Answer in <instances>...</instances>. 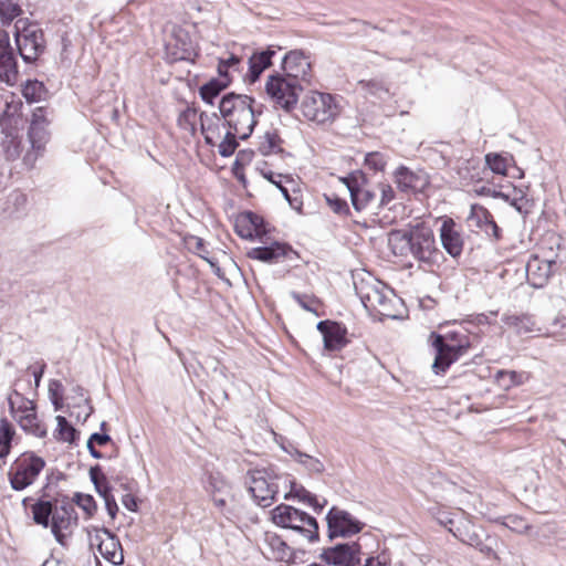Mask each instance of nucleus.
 <instances>
[{
    "mask_svg": "<svg viewBox=\"0 0 566 566\" xmlns=\"http://www.w3.org/2000/svg\"><path fill=\"white\" fill-rule=\"evenodd\" d=\"M255 99L245 94L228 93L219 103V111L227 126L234 130L239 139H248L258 123L256 115L262 112L253 106Z\"/></svg>",
    "mask_w": 566,
    "mask_h": 566,
    "instance_id": "1",
    "label": "nucleus"
},
{
    "mask_svg": "<svg viewBox=\"0 0 566 566\" xmlns=\"http://www.w3.org/2000/svg\"><path fill=\"white\" fill-rule=\"evenodd\" d=\"M432 347L436 350V357L432 364V370L436 375L444 374L447 369L464 355L470 342L467 335L451 331L444 335L431 333Z\"/></svg>",
    "mask_w": 566,
    "mask_h": 566,
    "instance_id": "2",
    "label": "nucleus"
},
{
    "mask_svg": "<svg viewBox=\"0 0 566 566\" xmlns=\"http://www.w3.org/2000/svg\"><path fill=\"white\" fill-rule=\"evenodd\" d=\"M355 290L366 310L385 317H397L392 310L396 298L394 291L382 282L369 275L367 279L360 280L359 283H355Z\"/></svg>",
    "mask_w": 566,
    "mask_h": 566,
    "instance_id": "3",
    "label": "nucleus"
},
{
    "mask_svg": "<svg viewBox=\"0 0 566 566\" xmlns=\"http://www.w3.org/2000/svg\"><path fill=\"white\" fill-rule=\"evenodd\" d=\"M271 514L275 525L296 532L311 543L319 539L318 523L306 512L281 503L272 510Z\"/></svg>",
    "mask_w": 566,
    "mask_h": 566,
    "instance_id": "4",
    "label": "nucleus"
},
{
    "mask_svg": "<svg viewBox=\"0 0 566 566\" xmlns=\"http://www.w3.org/2000/svg\"><path fill=\"white\" fill-rule=\"evenodd\" d=\"M283 474L273 467L253 469L247 472V484L254 502L262 507L271 506L279 493Z\"/></svg>",
    "mask_w": 566,
    "mask_h": 566,
    "instance_id": "5",
    "label": "nucleus"
},
{
    "mask_svg": "<svg viewBox=\"0 0 566 566\" xmlns=\"http://www.w3.org/2000/svg\"><path fill=\"white\" fill-rule=\"evenodd\" d=\"M15 49L24 63H34L45 50L42 29L36 23L20 19L14 24Z\"/></svg>",
    "mask_w": 566,
    "mask_h": 566,
    "instance_id": "6",
    "label": "nucleus"
},
{
    "mask_svg": "<svg viewBox=\"0 0 566 566\" xmlns=\"http://www.w3.org/2000/svg\"><path fill=\"white\" fill-rule=\"evenodd\" d=\"M401 240L408 245L411 255L419 262L432 265L442 256L436 245L433 231L426 226H417L405 232Z\"/></svg>",
    "mask_w": 566,
    "mask_h": 566,
    "instance_id": "7",
    "label": "nucleus"
},
{
    "mask_svg": "<svg viewBox=\"0 0 566 566\" xmlns=\"http://www.w3.org/2000/svg\"><path fill=\"white\" fill-rule=\"evenodd\" d=\"M305 85L282 74L270 75L265 83V92L274 104L286 112L295 108Z\"/></svg>",
    "mask_w": 566,
    "mask_h": 566,
    "instance_id": "8",
    "label": "nucleus"
},
{
    "mask_svg": "<svg viewBox=\"0 0 566 566\" xmlns=\"http://www.w3.org/2000/svg\"><path fill=\"white\" fill-rule=\"evenodd\" d=\"M77 523L78 516L70 499L67 496L55 497V507L50 526L55 541L61 546H67V537L77 526Z\"/></svg>",
    "mask_w": 566,
    "mask_h": 566,
    "instance_id": "9",
    "label": "nucleus"
},
{
    "mask_svg": "<svg viewBox=\"0 0 566 566\" xmlns=\"http://www.w3.org/2000/svg\"><path fill=\"white\" fill-rule=\"evenodd\" d=\"M303 115L312 122L325 124L333 120L338 114V106L333 95L328 93L311 92L302 102Z\"/></svg>",
    "mask_w": 566,
    "mask_h": 566,
    "instance_id": "10",
    "label": "nucleus"
},
{
    "mask_svg": "<svg viewBox=\"0 0 566 566\" xmlns=\"http://www.w3.org/2000/svg\"><path fill=\"white\" fill-rule=\"evenodd\" d=\"M45 461L33 453H23L9 472L11 488L22 491L31 485L43 470Z\"/></svg>",
    "mask_w": 566,
    "mask_h": 566,
    "instance_id": "11",
    "label": "nucleus"
},
{
    "mask_svg": "<svg viewBox=\"0 0 566 566\" xmlns=\"http://www.w3.org/2000/svg\"><path fill=\"white\" fill-rule=\"evenodd\" d=\"M327 536L329 541L336 537H350L358 534L365 526V523L357 520L349 512L333 506L326 514Z\"/></svg>",
    "mask_w": 566,
    "mask_h": 566,
    "instance_id": "12",
    "label": "nucleus"
},
{
    "mask_svg": "<svg viewBox=\"0 0 566 566\" xmlns=\"http://www.w3.org/2000/svg\"><path fill=\"white\" fill-rule=\"evenodd\" d=\"M247 256L268 264L286 262L290 266H297L298 253L287 243L274 241L269 245L252 248Z\"/></svg>",
    "mask_w": 566,
    "mask_h": 566,
    "instance_id": "13",
    "label": "nucleus"
},
{
    "mask_svg": "<svg viewBox=\"0 0 566 566\" xmlns=\"http://www.w3.org/2000/svg\"><path fill=\"white\" fill-rule=\"evenodd\" d=\"M340 180L347 187L352 205L356 211L366 209L375 200L376 193L369 187L368 180L361 170H355Z\"/></svg>",
    "mask_w": 566,
    "mask_h": 566,
    "instance_id": "14",
    "label": "nucleus"
},
{
    "mask_svg": "<svg viewBox=\"0 0 566 566\" xmlns=\"http://www.w3.org/2000/svg\"><path fill=\"white\" fill-rule=\"evenodd\" d=\"M19 78L15 50L10 43L9 33L0 30V81L13 86Z\"/></svg>",
    "mask_w": 566,
    "mask_h": 566,
    "instance_id": "15",
    "label": "nucleus"
},
{
    "mask_svg": "<svg viewBox=\"0 0 566 566\" xmlns=\"http://www.w3.org/2000/svg\"><path fill=\"white\" fill-rule=\"evenodd\" d=\"M319 557L329 565L356 566L360 563V545L357 542L337 544L324 548Z\"/></svg>",
    "mask_w": 566,
    "mask_h": 566,
    "instance_id": "16",
    "label": "nucleus"
},
{
    "mask_svg": "<svg viewBox=\"0 0 566 566\" xmlns=\"http://www.w3.org/2000/svg\"><path fill=\"white\" fill-rule=\"evenodd\" d=\"M166 60L169 63L191 61L193 55L192 41L184 29L174 30L165 45Z\"/></svg>",
    "mask_w": 566,
    "mask_h": 566,
    "instance_id": "17",
    "label": "nucleus"
},
{
    "mask_svg": "<svg viewBox=\"0 0 566 566\" xmlns=\"http://www.w3.org/2000/svg\"><path fill=\"white\" fill-rule=\"evenodd\" d=\"M560 264L556 260L532 256L526 264V275L533 287L545 286L549 279L559 270Z\"/></svg>",
    "mask_w": 566,
    "mask_h": 566,
    "instance_id": "18",
    "label": "nucleus"
},
{
    "mask_svg": "<svg viewBox=\"0 0 566 566\" xmlns=\"http://www.w3.org/2000/svg\"><path fill=\"white\" fill-rule=\"evenodd\" d=\"M284 73L282 75L296 80L304 85L311 81V62L303 51H290L282 61Z\"/></svg>",
    "mask_w": 566,
    "mask_h": 566,
    "instance_id": "19",
    "label": "nucleus"
},
{
    "mask_svg": "<svg viewBox=\"0 0 566 566\" xmlns=\"http://www.w3.org/2000/svg\"><path fill=\"white\" fill-rule=\"evenodd\" d=\"M467 223L472 231H483L486 235L496 240L501 237V230L494 221L493 216L481 205L474 203L471 206Z\"/></svg>",
    "mask_w": 566,
    "mask_h": 566,
    "instance_id": "20",
    "label": "nucleus"
},
{
    "mask_svg": "<svg viewBox=\"0 0 566 566\" xmlns=\"http://www.w3.org/2000/svg\"><path fill=\"white\" fill-rule=\"evenodd\" d=\"M28 136L31 149L23 156V164L28 168H32L50 139L48 125L30 124Z\"/></svg>",
    "mask_w": 566,
    "mask_h": 566,
    "instance_id": "21",
    "label": "nucleus"
},
{
    "mask_svg": "<svg viewBox=\"0 0 566 566\" xmlns=\"http://www.w3.org/2000/svg\"><path fill=\"white\" fill-rule=\"evenodd\" d=\"M317 331L323 335L324 347L328 350H339L347 344L346 327L335 321H319Z\"/></svg>",
    "mask_w": 566,
    "mask_h": 566,
    "instance_id": "22",
    "label": "nucleus"
},
{
    "mask_svg": "<svg viewBox=\"0 0 566 566\" xmlns=\"http://www.w3.org/2000/svg\"><path fill=\"white\" fill-rule=\"evenodd\" d=\"M97 547L102 556L114 565H120L124 560L122 546L117 536L108 528L102 527L97 531Z\"/></svg>",
    "mask_w": 566,
    "mask_h": 566,
    "instance_id": "23",
    "label": "nucleus"
},
{
    "mask_svg": "<svg viewBox=\"0 0 566 566\" xmlns=\"http://www.w3.org/2000/svg\"><path fill=\"white\" fill-rule=\"evenodd\" d=\"M440 240L443 249L452 258H458L463 251V237L453 219L443 220L440 227Z\"/></svg>",
    "mask_w": 566,
    "mask_h": 566,
    "instance_id": "24",
    "label": "nucleus"
},
{
    "mask_svg": "<svg viewBox=\"0 0 566 566\" xmlns=\"http://www.w3.org/2000/svg\"><path fill=\"white\" fill-rule=\"evenodd\" d=\"M282 484L284 486H290V492L284 495L285 500L297 499L300 502L312 506L316 513H321L327 503L326 500H324L323 503H319L314 494L307 491L302 484H298L295 480L290 479L287 475L283 474Z\"/></svg>",
    "mask_w": 566,
    "mask_h": 566,
    "instance_id": "25",
    "label": "nucleus"
},
{
    "mask_svg": "<svg viewBox=\"0 0 566 566\" xmlns=\"http://www.w3.org/2000/svg\"><path fill=\"white\" fill-rule=\"evenodd\" d=\"M263 542L271 555L269 558L287 564L294 562L295 555L293 549L277 534L266 532Z\"/></svg>",
    "mask_w": 566,
    "mask_h": 566,
    "instance_id": "26",
    "label": "nucleus"
},
{
    "mask_svg": "<svg viewBox=\"0 0 566 566\" xmlns=\"http://www.w3.org/2000/svg\"><path fill=\"white\" fill-rule=\"evenodd\" d=\"M275 51L271 48L253 53L249 59V71L247 73V80L250 83H254L260 78L262 72L271 66L272 57L275 55Z\"/></svg>",
    "mask_w": 566,
    "mask_h": 566,
    "instance_id": "27",
    "label": "nucleus"
},
{
    "mask_svg": "<svg viewBox=\"0 0 566 566\" xmlns=\"http://www.w3.org/2000/svg\"><path fill=\"white\" fill-rule=\"evenodd\" d=\"M256 170L261 174V176L273 184L283 195L285 200L290 203V206L294 209H298L296 206L297 200L292 199L287 188L283 185V179L289 182H293V179L289 176H283L282 174H274L269 169L268 163L263 161L260 166L256 167Z\"/></svg>",
    "mask_w": 566,
    "mask_h": 566,
    "instance_id": "28",
    "label": "nucleus"
},
{
    "mask_svg": "<svg viewBox=\"0 0 566 566\" xmlns=\"http://www.w3.org/2000/svg\"><path fill=\"white\" fill-rule=\"evenodd\" d=\"M199 119H200L201 133L205 137L206 144L210 145V146H214L217 140L221 136V132H220L221 119H220V117L216 113L208 115L207 113L202 112V113H200Z\"/></svg>",
    "mask_w": 566,
    "mask_h": 566,
    "instance_id": "29",
    "label": "nucleus"
},
{
    "mask_svg": "<svg viewBox=\"0 0 566 566\" xmlns=\"http://www.w3.org/2000/svg\"><path fill=\"white\" fill-rule=\"evenodd\" d=\"M502 322L509 328H512L516 335H525L538 331L533 316L530 314H505L502 316Z\"/></svg>",
    "mask_w": 566,
    "mask_h": 566,
    "instance_id": "30",
    "label": "nucleus"
},
{
    "mask_svg": "<svg viewBox=\"0 0 566 566\" xmlns=\"http://www.w3.org/2000/svg\"><path fill=\"white\" fill-rule=\"evenodd\" d=\"M55 507V497L52 500H39L31 506L33 521L44 528L51 525L53 511Z\"/></svg>",
    "mask_w": 566,
    "mask_h": 566,
    "instance_id": "31",
    "label": "nucleus"
},
{
    "mask_svg": "<svg viewBox=\"0 0 566 566\" xmlns=\"http://www.w3.org/2000/svg\"><path fill=\"white\" fill-rule=\"evenodd\" d=\"M282 138L276 130H268L262 136H259L258 150L261 155L268 156L271 154L282 153L281 147Z\"/></svg>",
    "mask_w": 566,
    "mask_h": 566,
    "instance_id": "32",
    "label": "nucleus"
},
{
    "mask_svg": "<svg viewBox=\"0 0 566 566\" xmlns=\"http://www.w3.org/2000/svg\"><path fill=\"white\" fill-rule=\"evenodd\" d=\"M230 78H211L199 90V95L207 104L213 105V99L230 84Z\"/></svg>",
    "mask_w": 566,
    "mask_h": 566,
    "instance_id": "33",
    "label": "nucleus"
},
{
    "mask_svg": "<svg viewBox=\"0 0 566 566\" xmlns=\"http://www.w3.org/2000/svg\"><path fill=\"white\" fill-rule=\"evenodd\" d=\"M19 424L25 432L38 438H44L46 436V428L39 420L35 409L25 415H21L19 418Z\"/></svg>",
    "mask_w": 566,
    "mask_h": 566,
    "instance_id": "34",
    "label": "nucleus"
},
{
    "mask_svg": "<svg viewBox=\"0 0 566 566\" xmlns=\"http://www.w3.org/2000/svg\"><path fill=\"white\" fill-rule=\"evenodd\" d=\"M90 479L94 484L95 491L103 500L113 496L112 486L106 475L103 473L101 465L96 464L90 469Z\"/></svg>",
    "mask_w": 566,
    "mask_h": 566,
    "instance_id": "35",
    "label": "nucleus"
},
{
    "mask_svg": "<svg viewBox=\"0 0 566 566\" xmlns=\"http://www.w3.org/2000/svg\"><path fill=\"white\" fill-rule=\"evenodd\" d=\"M8 405L10 412L14 415L15 412H21V415H25L35 409V406L32 400L25 398L23 395L13 390L8 397Z\"/></svg>",
    "mask_w": 566,
    "mask_h": 566,
    "instance_id": "36",
    "label": "nucleus"
},
{
    "mask_svg": "<svg viewBox=\"0 0 566 566\" xmlns=\"http://www.w3.org/2000/svg\"><path fill=\"white\" fill-rule=\"evenodd\" d=\"M14 436L12 424L6 419H0V458H6L11 448V441Z\"/></svg>",
    "mask_w": 566,
    "mask_h": 566,
    "instance_id": "37",
    "label": "nucleus"
},
{
    "mask_svg": "<svg viewBox=\"0 0 566 566\" xmlns=\"http://www.w3.org/2000/svg\"><path fill=\"white\" fill-rule=\"evenodd\" d=\"M22 13V8L17 0H0V20L3 24H10Z\"/></svg>",
    "mask_w": 566,
    "mask_h": 566,
    "instance_id": "38",
    "label": "nucleus"
},
{
    "mask_svg": "<svg viewBox=\"0 0 566 566\" xmlns=\"http://www.w3.org/2000/svg\"><path fill=\"white\" fill-rule=\"evenodd\" d=\"M21 153V140L18 137L7 135L0 143V154L7 160H15Z\"/></svg>",
    "mask_w": 566,
    "mask_h": 566,
    "instance_id": "39",
    "label": "nucleus"
},
{
    "mask_svg": "<svg viewBox=\"0 0 566 566\" xmlns=\"http://www.w3.org/2000/svg\"><path fill=\"white\" fill-rule=\"evenodd\" d=\"M56 421V438L63 442L74 443L75 440L78 438V432L76 431V429L72 424H70V422L63 416H57Z\"/></svg>",
    "mask_w": 566,
    "mask_h": 566,
    "instance_id": "40",
    "label": "nucleus"
},
{
    "mask_svg": "<svg viewBox=\"0 0 566 566\" xmlns=\"http://www.w3.org/2000/svg\"><path fill=\"white\" fill-rule=\"evenodd\" d=\"M295 461L303 465V468L310 473L319 474L325 470L324 463L307 453L302 451H295Z\"/></svg>",
    "mask_w": 566,
    "mask_h": 566,
    "instance_id": "41",
    "label": "nucleus"
},
{
    "mask_svg": "<svg viewBox=\"0 0 566 566\" xmlns=\"http://www.w3.org/2000/svg\"><path fill=\"white\" fill-rule=\"evenodd\" d=\"M70 501L73 503V505L81 507L85 512L87 518L94 516L97 511V504L91 494L76 492L74 493L73 499Z\"/></svg>",
    "mask_w": 566,
    "mask_h": 566,
    "instance_id": "42",
    "label": "nucleus"
},
{
    "mask_svg": "<svg viewBox=\"0 0 566 566\" xmlns=\"http://www.w3.org/2000/svg\"><path fill=\"white\" fill-rule=\"evenodd\" d=\"M238 138H239L238 134L234 130L229 128V130L226 133L223 139L218 145V150H219L220 156L230 157L231 155H233V153L235 151V149L238 147V142H237Z\"/></svg>",
    "mask_w": 566,
    "mask_h": 566,
    "instance_id": "43",
    "label": "nucleus"
},
{
    "mask_svg": "<svg viewBox=\"0 0 566 566\" xmlns=\"http://www.w3.org/2000/svg\"><path fill=\"white\" fill-rule=\"evenodd\" d=\"M291 297L305 311L314 313L318 316V312L316 305H318V300L313 295L301 294L298 292H291Z\"/></svg>",
    "mask_w": 566,
    "mask_h": 566,
    "instance_id": "44",
    "label": "nucleus"
},
{
    "mask_svg": "<svg viewBox=\"0 0 566 566\" xmlns=\"http://www.w3.org/2000/svg\"><path fill=\"white\" fill-rule=\"evenodd\" d=\"M485 163L488 167L497 175H506L507 170V158L500 154H488L485 155Z\"/></svg>",
    "mask_w": 566,
    "mask_h": 566,
    "instance_id": "45",
    "label": "nucleus"
},
{
    "mask_svg": "<svg viewBox=\"0 0 566 566\" xmlns=\"http://www.w3.org/2000/svg\"><path fill=\"white\" fill-rule=\"evenodd\" d=\"M250 220L251 219L249 216H244L243 213H241L235 220L234 229L237 234L240 235L241 238L253 240L256 239V237L252 229L249 227V222H251Z\"/></svg>",
    "mask_w": 566,
    "mask_h": 566,
    "instance_id": "46",
    "label": "nucleus"
},
{
    "mask_svg": "<svg viewBox=\"0 0 566 566\" xmlns=\"http://www.w3.org/2000/svg\"><path fill=\"white\" fill-rule=\"evenodd\" d=\"M243 214L250 217L251 222H249V224H250L249 227L254 232L256 239L262 240V238L266 234V229L264 226L263 218L252 211H245V212H243Z\"/></svg>",
    "mask_w": 566,
    "mask_h": 566,
    "instance_id": "47",
    "label": "nucleus"
},
{
    "mask_svg": "<svg viewBox=\"0 0 566 566\" xmlns=\"http://www.w3.org/2000/svg\"><path fill=\"white\" fill-rule=\"evenodd\" d=\"M358 86L360 88L371 95H380V93H387V88L384 83L379 80H360L358 81Z\"/></svg>",
    "mask_w": 566,
    "mask_h": 566,
    "instance_id": "48",
    "label": "nucleus"
},
{
    "mask_svg": "<svg viewBox=\"0 0 566 566\" xmlns=\"http://www.w3.org/2000/svg\"><path fill=\"white\" fill-rule=\"evenodd\" d=\"M386 164L385 156L378 151L369 153L365 157V165L375 171H382Z\"/></svg>",
    "mask_w": 566,
    "mask_h": 566,
    "instance_id": "49",
    "label": "nucleus"
},
{
    "mask_svg": "<svg viewBox=\"0 0 566 566\" xmlns=\"http://www.w3.org/2000/svg\"><path fill=\"white\" fill-rule=\"evenodd\" d=\"M328 207L338 214H347L349 212L346 200L338 198L337 196H325Z\"/></svg>",
    "mask_w": 566,
    "mask_h": 566,
    "instance_id": "50",
    "label": "nucleus"
},
{
    "mask_svg": "<svg viewBox=\"0 0 566 566\" xmlns=\"http://www.w3.org/2000/svg\"><path fill=\"white\" fill-rule=\"evenodd\" d=\"M49 394L55 410L60 409L62 406V384L59 380H51Z\"/></svg>",
    "mask_w": 566,
    "mask_h": 566,
    "instance_id": "51",
    "label": "nucleus"
},
{
    "mask_svg": "<svg viewBox=\"0 0 566 566\" xmlns=\"http://www.w3.org/2000/svg\"><path fill=\"white\" fill-rule=\"evenodd\" d=\"M254 157L252 149H241L237 154L235 161L233 164V170L243 169L245 165H249Z\"/></svg>",
    "mask_w": 566,
    "mask_h": 566,
    "instance_id": "52",
    "label": "nucleus"
},
{
    "mask_svg": "<svg viewBox=\"0 0 566 566\" xmlns=\"http://www.w3.org/2000/svg\"><path fill=\"white\" fill-rule=\"evenodd\" d=\"M240 63V59L237 55H231L226 60H220L218 64V73L220 78H229L228 71L230 67L235 66Z\"/></svg>",
    "mask_w": 566,
    "mask_h": 566,
    "instance_id": "53",
    "label": "nucleus"
},
{
    "mask_svg": "<svg viewBox=\"0 0 566 566\" xmlns=\"http://www.w3.org/2000/svg\"><path fill=\"white\" fill-rule=\"evenodd\" d=\"M449 531L460 541L463 543H467L471 546L479 547L482 545V541L475 533L469 534L467 533L465 536L460 532V528H457L455 531L450 526Z\"/></svg>",
    "mask_w": 566,
    "mask_h": 566,
    "instance_id": "54",
    "label": "nucleus"
},
{
    "mask_svg": "<svg viewBox=\"0 0 566 566\" xmlns=\"http://www.w3.org/2000/svg\"><path fill=\"white\" fill-rule=\"evenodd\" d=\"M42 83L38 81H28L27 85L23 87V96L29 102H34L39 98L38 91H41Z\"/></svg>",
    "mask_w": 566,
    "mask_h": 566,
    "instance_id": "55",
    "label": "nucleus"
},
{
    "mask_svg": "<svg viewBox=\"0 0 566 566\" xmlns=\"http://www.w3.org/2000/svg\"><path fill=\"white\" fill-rule=\"evenodd\" d=\"M49 111L46 107L40 106L35 107L32 112V117L30 120V124H40V125H48L50 124V120L48 118Z\"/></svg>",
    "mask_w": 566,
    "mask_h": 566,
    "instance_id": "56",
    "label": "nucleus"
},
{
    "mask_svg": "<svg viewBox=\"0 0 566 566\" xmlns=\"http://www.w3.org/2000/svg\"><path fill=\"white\" fill-rule=\"evenodd\" d=\"M505 525L518 533H524L530 528V525L523 518L517 516H509Z\"/></svg>",
    "mask_w": 566,
    "mask_h": 566,
    "instance_id": "57",
    "label": "nucleus"
},
{
    "mask_svg": "<svg viewBox=\"0 0 566 566\" xmlns=\"http://www.w3.org/2000/svg\"><path fill=\"white\" fill-rule=\"evenodd\" d=\"M191 239L195 240V243H196L195 251L198 253V255L200 258H202L203 260H206L207 262H209V264L212 268H216L217 271H220V268L217 266V263H214L213 261H211L210 259H208L205 255V253H208V251L206 250L205 241L201 238H198V237H192Z\"/></svg>",
    "mask_w": 566,
    "mask_h": 566,
    "instance_id": "58",
    "label": "nucleus"
},
{
    "mask_svg": "<svg viewBox=\"0 0 566 566\" xmlns=\"http://www.w3.org/2000/svg\"><path fill=\"white\" fill-rule=\"evenodd\" d=\"M380 193H381V197H380V201H379V207H386L395 198V191L390 185L381 184L380 185Z\"/></svg>",
    "mask_w": 566,
    "mask_h": 566,
    "instance_id": "59",
    "label": "nucleus"
},
{
    "mask_svg": "<svg viewBox=\"0 0 566 566\" xmlns=\"http://www.w3.org/2000/svg\"><path fill=\"white\" fill-rule=\"evenodd\" d=\"M224 483L213 475H210L206 485V490L213 496L217 492H221Z\"/></svg>",
    "mask_w": 566,
    "mask_h": 566,
    "instance_id": "60",
    "label": "nucleus"
},
{
    "mask_svg": "<svg viewBox=\"0 0 566 566\" xmlns=\"http://www.w3.org/2000/svg\"><path fill=\"white\" fill-rule=\"evenodd\" d=\"M499 377H507L511 385H520L522 384L523 374H520L514 370H501L499 371Z\"/></svg>",
    "mask_w": 566,
    "mask_h": 566,
    "instance_id": "61",
    "label": "nucleus"
},
{
    "mask_svg": "<svg viewBox=\"0 0 566 566\" xmlns=\"http://www.w3.org/2000/svg\"><path fill=\"white\" fill-rule=\"evenodd\" d=\"M122 504L130 512H136L138 510L137 499L130 493H127L122 497Z\"/></svg>",
    "mask_w": 566,
    "mask_h": 566,
    "instance_id": "62",
    "label": "nucleus"
},
{
    "mask_svg": "<svg viewBox=\"0 0 566 566\" xmlns=\"http://www.w3.org/2000/svg\"><path fill=\"white\" fill-rule=\"evenodd\" d=\"M88 442L93 444H98L101 447L107 444L111 441V437L107 433H98L94 432L91 434V437L87 440Z\"/></svg>",
    "mask_w": 566,
    "mask_h": 566,
    "instance_id": "63",
    "label": "nucleus"
},
{
    "mask_svg": "<svg viewBox=\"0 0 566 566\" xmlns=\"http://www.w3.org/2000/svg\"><path fill=\"white\" fill-rule=\"evenodd\" d=\"M104 502L108 515L111 516L112 520H114L118 513V505L116 503L114 495L108 496L107 499L104 500Z\"/></svg>",
    "mask_w": 566,
    "mask_h": 566,
    "instance_id": "64",
    "label": "nucleus"
}]
</instances>
